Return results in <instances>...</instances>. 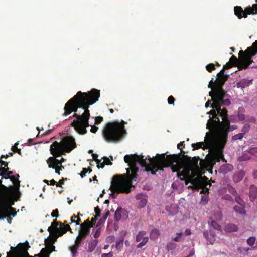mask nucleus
Returning a JSON list of instances; mask_svg holds the SVG:
<instances>
[{"mask_svg":"<svg viewBox=\"0 0 257 257\" xmlns=\"http://www.w3.org/2000/svg\"><path fill=\"white\" fill-rule=\"evenodd\" d=\"M233 166L231 164H224L222 165L219 169V172L223 174H226L233 170Z\"/></svg>","mask_w":257,"mask_h":257,"instance_id":"obj_16","label":"nucleus"},{"mask_svg":"<svg viewBox=\"0 0 257 257\" xmlns=\"http://www.w3.org/2000/svg\"><path fill=\"white\" fill-rule=\"evenodd\" d=\"M244 135L242 133L237 134L232 137V140L233 141H236L237 140H241Z\"/></svg>","mask_w":257,"mask_h":257,"instance_id":"obj_39","label":"nucleus"},{"mask_svg":"<svg viewBox=\"0 0 257 257\" xmlns=\"http://www.w3.org/2000/svg\"><path fill=\"white\" fill-rule=\"evenodd\" d=\"M178 245L176 243L170 242L167 243L166 245V249L168 251L173 252L177 247Z\"/></svg>","mask_w":257,"mask_h":257,"instance_id":"obj_29","label":"nucleus"},{"mask_svg":"<svg viewBox=\"0 0 257 257\" xmlns=\"http://www.w3.org/2000/svg\"><path fill=\"white\" fill-rule=\"evenodd\" d=\"M47 163L48 164L49 168H52L55 169L58 167V166H57L55 162H53L52 160L49 161V158L47 160Z\"/></svg>","mask_w":257,"mask_h":257,"instance_id":"obj_42","label":"nucleus"},{"mask_svg":"<svg viewBox=\"0 0 257 257\" xmlns=\"http://www.w3.org/2000/svg\"><path fill=\"white\" fill-rule=\"evenodd\" d=\"M14 176H15L16 180H17V182L16 184V191L18 192L19 191V188L20 187V181L19 180L20 176L18 174H16V175H14Z\"/></svg>","mask_w":257,"mask_h":257,"instance_id":"obj_45","label":"nucleus"},{"mask_svg":"<svg viewBox=\"0 0 257 257\" xmlns=\"http://www.w3.org/2000/svg\"><path fill=\"white\" fill-rule=\"evenodd\" d=\"M112 123H116L118 124L119 127L121 129V133L122 134H123L124 136L126 134V130L125 129L124 124H126V122L124 121L123 120H121L120 122H119L118 121L112 122Z\"/></svg>","mask_w":257,"mask_h":257,"instance_id":"obj_31","label":"nucleus"},{"mask_svg":"<svg viewBox=\"0 0 257 257\" xmlns=\"http://www.w3.org/2000/svg\"><path fill=\"white\" fill-rule=\"evenodd\" d=\"M235 200L239 205L245 204L243 200L239 196H236Z\"/></svg>","mask_w":257,"mask_h":257,"instance_id":"obj_54","label":"nucleus"},{"mask_svg":"<svg viewBox=\"0 0 257 257\" xmlns=\"http://www.w3.org/2000/svg\"><path fill=\"white\" fill-rule=\"evenodd\" d=\"M58 224L57 220H54L51 225L47 229L50 235L44 240L45 248L48 249V252H50V254L55 251V247L53 244L57 241V238L65 234L68 230L66 228H61L58 230L57 228Z\"/></svg>","mask_w":257,"mask_h":257,"instance_id":"obj_8","label":"nucleus"},{"mask_svg":"<svg viewBox=\"0 0 257 257\" xmlns=\"http://www.w3.org/2000/svg\"><path fill=\"white\" fill-rule=\"evenodd\" d=\"M178 154L166 155L165 154H157L155 158L149 156V164H148L146 159L143 155H138L136 154L126 155L124 157V161L128 163L130 167L126 169V173L115 176L113 178L109 189L111 191L110 195L112 198H116L119 193L128 194L131 192V188L134 187L132 182L137 177L139 168L137 164L139 163L140 165L145 167L147 172H151L152 175H155L156 172L162 170L164 167L171 166L173 172H178L183 167V158L186 161L190 157L185 155V152L182 149Z\"/></svg>","mask_w":257,"mask_h":257,"instance_id":"obj_1","label":"nucleus"},{"mask_svg":"<svg viewBox=\"0 0 257 257\" xmlns=\"http://www.w3.org/2000/svg\"><path fill=\"white\" fill-rule=\"evenodd\" d=\"M0 209L2 211L1 213L2 218H5L10 216L14 217L17 214L16 209L12 206H7L6 202H0Z\"/></svg>","mask_w":257,"mask_h":257,"instance_id":"obj_13","label":"nucleus"},{"mask_svg":"<svg viewBox=\"0 0 257 257\" xmlns=\"http://www.w3.org/2000/svg\"><path fill=\"white\" fill-rule=\"evenodd\" d=\"M81 225L85 226H88L90 228L92 227V225H91L90 221H89V218L86 219L83 223H81Z\"/></svg>","mask_w":257,"mask_h":257,"instance_id":"obj_56","label":"nucleus"},{"mask_svg":"<svg viewBox=\"0 0 257 257\" xmlns=\"http://www.w3.org/2000/svg\"><path fill=\"white\" fill-rule=\"evenodd\" d=\"M147 203V200L146 199H142L139 202L138 207L142 208L144 207Z\"/></svg>","mask_w":257,"mask_h":257,"instance_id":"obj_49","label":"nucleus"},{"mask_svg":"<svg viewBox=\"0 0 257 257\" xmlns=\"http://www.w3.org/2000/svg\"><path fill=\"white\" fill-rule=\"evenodd\" d=\"M192 185V186H189L194 190H199L201 189L200 193L206 194L209 193V188L211 186L209 183L208 178L205 176L199 177L196 178H190L189 181Z\"/></svg>","mask_w":257,"mask_h":257,"instance_id":"obj_11","label":"nucleus"},{"mask_svg":"<svg viewBox=\"0 0 257 257\" xmlns=\"http://www.w3.org/2000/svg\"><path fill=\"white\" fill-rule=\"evenodd\" d=\"M175 100V99L174 98V97L173 96L171 95L168 98V103L170 105H174Z\"/></svg>","mask_w":257,"mask_h":257,"instance_id":"obj_59","label":"nucleus"},{"mask_svg":"<svg viewBox=\"0 0 257 257\" xmlns=\"http://www.w3.org/2000/svg\"><path fill=\"white\" fill-rule=\"evenodd\" d=\"M234 210L236 213L240 214H245V204L238 205L234 206Z\"/></svg>","mask_w":257,"mask_h":257,"instance_id":"obj_23","label":"nucleus"},{"mask_svg":"<svg viewBox=\"0 0 257 257\" xmlns=\"http://www.w3.org/2000/svg\"><path fill=\"white\" fill-rule=\"evenodd\" d=\"M48 249L46 248H42L41 249V257H49L50 252H48Z\"/></svg>","mask_w":257,"mask_h":257,"instance_id":"obj_46","label":"nucleus"},{"mask_svg":"<svg viewBox=\"0 0 257 257\" xmlns=\"http://www.w3.org/2000/svg\"><path fill=\"white\" fill-rule=\"evenodd\" d=\"M206 69L209 72H212L215 69V65L213 63H210L206 66Z\"/></svg>","mask_w":257,"mask_h":257,"instance_id":"obj_41","label":"nucleus"},{"mask_svg":"<svg viewBox=\"0 0 257 257\" xmlns=\"http://www.w3.org/2000/svg\"><path fill=\"white\" fill-rule=\"evenodd\" d=\"M80 247L74 244L69 247L72 255L74 257L77 254V251Z\"/></svg>","mask_w":257,"mask_h":257,"instance_id":"obj_34","label":"nucleus"},{"mask_svg":"<svg viewBox=\"0 0 257 257\" xmlns=\"http://www.w3.org/2000/svg\"><path fill=\"white\" fill-rule=\"evenodd\" d=\"M4 178L5 179H10L11 181L14 183V186H11L10 187L11 189H13V188L15 189V190L16 191V184L17 182V180H16V178H15V176H4Z\"/></svg>","mask_w":257,"mask_h":257,"instance_id":"obj_35","label":"nucleus"},{"mask_svg":"<svg viewBox=\"0 0 257 257\" xmlns=\"http://www.w3.org/2000/svg\"><path fill=\"white\" fill-rule=\"evenodd\" d=\"M8 170H9V167H3L2 166L0 167V175L2 176V178H4V175L6 174V172L8 171Z\"/></svg>","mask_w":257,"mask_h":257,"instance_id":"obj_43","label":"nucleus"},{"mask_svg":"<svg viewBox=\"0 0 257 257\" xmlns=\"http://www.w3.org/2000/svg\"><path fill=\"white\" fill-rule=\"evenodd\" d=\"M121 129L116 123L109 122L103 127L102 134L104 140L107 143H116L124 137Z\"/></svg>","mask_w":257,"mask_h":257,"instance_id":"obj_9","label":"nucleus"},{"mask_svg":"<svg viewBox=\"0 0 257 257\" xmlns=\"http://www.w3.org/2000/svg\"><path fill=\"white\" fill-rule=\"evenodd\" d=\"M113 255V252H110L108 253H103L101 255V257H112Z\"/></svg>","mask_w":257,"mask_h":257,"instance_id":"obj_64","label":"nucleus"},{"mask_svg":"<svg viewBox=\"0 0 257 257\" xmlns=\"http://www.w3.org/2000/svg\"><path fill=\"white\" fill-rule=\"evenodd\" d=\"M255 241V238L254 237H250L247 240V244L250 246L254 245Z\"/></svg>","mask_w":257,"mask_h":257,"instance_id":"obj_47","label":"nucleus"},{"mask_svg":"<svg viewBox=\"0 0 257 257\" xmlns=\"http://www.w3.org/2000/svg\"><path fill=\"white\" fill-rule=\"evenodd\" d=\"M249 197L250 201L253 202L257 197V187L253 184L249 188Z\"/></svg>","mask_w":257,"mask_h":257,"instance_id":"obj_15","label":"nucleus"},{"mask_svg":"<svg viewBox=\"0 0 257 257\" xmlns=\"http://www.w3.org/2000/svg\"><path fill=\"white\" fill-rule=\"evenodd\" d=\"M226 92L222 91L220 93H214L210 96L212 98V101L214 102V104L212 105V108H216L218 110V113L219 114L222 119L223 120V124L226 126H229L230 121L228 118L227 110L226 108L221 109L222 106H229L231 101L229 99H224Z\"/></svg>","mask_w":257,"mask_h":257,"instance_id":"obj_6","label":"nucleus"},{"mask_svg":"<svg viewBox=\"0 0 257 257\" xmlns=\"http://www.w3.org/2000/svg\"><path fill=\"white\" fill-rule=\"evenodd\" d=\"M160 235V232L158 229L156 228L153 229L150 234V239L152 240H155L159 237Z\"/></svg>","mask_w":257,"mask_h":257,"instance_id":"obj_28","label":"nucleus"},{"mask_svg":"<svg viewBox=\"0 0 257 257\" xmlns=\"http://www.w3.org/2000/svg\"><path fill=\"white\" fill-rule=\"evenodd\" d=\"M182 232L177 233V236L173 238V240L176 242L181 241V236L182 235Z\"/></svg>","mask_w":257,"mask_h":257,"instance_id":"obj_55","label":"nucleus"},{"mask_svg":"<svg viewBox=\"0 0 257 257\" xmlns=\"http://www.w3.org/2000/svg\"><path fill=\"white\" fill-rule=\"evenodd\" d=\"M55 156H53V157H49V161L52 160L53 162H55L57 166H60L59 165L61 166L62 165V161L60 160L57 159Z\"/></svg>","mask_w":257,"mask_h":257,"instance_id":"obj_44","label":"nucleus"},{"mask_svg":"<svg viewBox=\"0 0 257 257\" xmlns=\"http://www.w3.org/2000/svg\"><path fill=\"white\" fill-rule=\"evenodd\" d=\"M251 159L250 156H249L247 154H244L242 156H240L238 158V160L239 161H245L249 160Z\"/></svg>","mask_w":257,"mask_h":257,"instance_id":"obj_38","label":"nucleus"},{"mask_svg":"<svg viewBox=\"0 0 257 257\" xmlns=\"http://www.w3.org/2000/svg\"><path fill=\"white\" fill-rule=\"evenodd\" d=\"M94 210H95V213L96 214V215H95L96 218H98V217H100L101 210L99 208V207L97 206L96 207H95L94 209Z\"/></svg>","mask_w":257,"mask_h":257,"instance_id":"obj_51","label":"nucleus"},{"mask_svg":"<svg viewBox=\"0 0 257 257\" xmlns=\"http://www.w3.org/2000/svg\"><path fill=\"white\" fill-rule=\"evenodd\" d=\"M247 151L249 154L255 155L257 154V147L250 148Z\"/></svg>","mask_w":257,"mask_h":257,"instance_id":"obj_48","label":"nucleus"},{"mask_svg":"<svg viewBox=\"0 0 257 257\" xmlns=\"http://www.w3.org/2000/svg\"><path fill=\"white\" fill-rule=\"evenodd\" d=\"M257 53V48L252 46L248 47L245 51L241 50L239 52V58L232 55L229 59V62L234 66H237L239 70L246 69L250 66L253 62L251 59L252 57Z\"/></svg>","mask_w":257,"mask_h":257,"instance_id":"obj_5","label":"nucleus"},{"mask_svg":"<svg viewBox=\"0 0 257 257\" xmlns=\"http://www.w3.org/2000/svg\"><path fill=\"white\" fill-rule=\"evenodd\" d=\"M217 78L215 80V86L214 87L213 91H211L209 93V96H211L214 93H220L222 91H224L223 89V86L226 81L229 78V75L225 76H217Z\"/></svg>","mask_w":257,"mask_h":257,"instance_id":"obj_12","label":"nucleus"},{"mask_svg":"<svg viewBox=\"0 0 257 257\" xmlns=\"http://www.w3.org/2000/svg\"><path fill=\"white\" fill-rule=\"evenodd\" d=\"M250 14H257V4H253L252 7L248 6L245 8L244 18H247L248 15Z\"/></svg>","mask_w":257,"mask_h":257,"instance_id":"obj_14","label":"nucleus"},{"mask_svg":"<svg viewBox=\"0 0 257 257\" xmlns=\"http://www.w3.org/2000/svg\"><path fill=\"white\" fill-rule=\"evenodd\" d=\"M19 144V142H16L12 147V150L13 152L17 153L19 155H21V149L18 148V145Z\"/></svg>","mask_w":257,"mask_h":257,"instance_id":"obj_37","label":"nucleus"},{"mask_svg":"<svg viewBox=\"0 0 257 257\" xmlns=\"http://www.w3.org/2000/svg\"><path fill=\"white\" fill-rule=\"evenodd\" d=\"M146 234L147 233L145 231H139L136 235V241L138 242H140Z\"/></svg>","mask_w":257,"mask_h":257,"instance_id":"obj_33","label":"nucleus"},{"mask_svg":"<svg viewBox=\"0 0 257 257\" xmlns=\"http://www.w3.org/2000/svg\"><path fill=\"white\" fill-rule=\"evenodd\" d=\"M109 215H110V212L109 211H107L105 213V215L102 217V218H101L100 219L99 221L102 222H104L106 220V219H107V218L109 216Z\"/></svg>","mask_w":257,"mask_h":257,"instance_id":"obj_58","label":"nucleus"},{"mask_svg":"<svg viewBox=\"0 0 257 257\" xmlns=\"http://www.w3.org/2000/svg\"><path fill=\"white\" fill-rule=\"evenodd\" d=\"M100 97V91L93 89L87 92L78 91L65 104L63 115L66 116L72 112H76L78 108H82L84 110L81 115L74 113L73 117L76 120H73L71 125L76 131L80 135H85L87 131L86 128L89 127V119L90 116L88 108L98 100Z\"/></svg>","mask_w":257,"mask_h":257,"instance_id":"obj_2","label":"nucleus"},{"mask_svg":"<svg viewBox=\"0 0 257 257\" xmlns=\"http://www.w3.org/2000/svg\"><path fill=\"white\" fill-rule=\"evenodd\" d=\"M208 114L212 115V117L210 118L208 120L206 124V127L209 130H214L217 127H219V135L220 139H222L224 143L227 142L228 133L230 131V124L229 126H226L224 124H223V120L222 121H220V119L218 117L219 114L218 113V110L216 108H213L208 113Z\"/></svg>","mask_w":257,"mask_h":257,"instance_id":"obj_7","label":"nucleus"},{"mask_svg":"<svg viewBox=\"0 0 257 257\" xmlns=\"http://www.w3.org/2000/svg\"><path fill=\"white\" fill-rule=\"evenodd\" d=\"M51 216L52 217H58L59 216L58 209L54 210L51 213Z\"/></svg>","mask_w":257,"mask_h":257,"instance_id":"obj_57","label":"nucleus"},{"mask_svg":"<svg viewBox=\"0 0 257 257\" xmlns=\"http://www.w3.org/2000/svg\"><path fill=\"white\" fill-rule=\"evenodd\" d=\"M58 224L57 226V228L58 230L61 229V228H66L68 229L67 231H70L71 233H72L71 228L70 227V225L67 224V221H64V223H61L60 221H57Z\"/></svg>","mask_w":257,"mask_h":257,"instance_id":"obj_25","label":"nucleus"},{"mask_svg":"<svg viewBox=\"0 0 257 257\" xmlns=\"http://www.w3.org/2000/svg\"><path fill=\"white\" fill-rule=\"evenodd\" d=\"M124 238L121 237L118 240H116L115 243V247L118 250H120L123 246Z\"/></svg>","mask_w":257,"mask_h":257,"instance_id":"obj_32","label":"nucleus"},{"mask_svg":"<svg viewBox=\"0 0 257 257\" xmlns=\"http://www.w3.org/2000/svg\"><path fill=\"white\" fill-rule=\"evenodd\" d=\"M252 79H243L237 83V87L242 89L249 86L252 82Z\"/></svg>","mask_w":257,"mask_h":257,"instance_id":"obj_19","label":"nucleus"},{"mask_svg":"<svg viewBox=\"0 0 257 257\" xmlns=\"http://www.w3.org/2000/svg\"><path fill=\"white\" fill-rule=\"evenodd\" d=\"M245 175V171L243 170H239L233 175V180L235 183H238L243 179Z\"/></svg>","mask_w":257,"mask_h":257,"instance_id":"obj_17","label":"nucleus"},{"mask_svg":"<svg viewBox=\"0 0 257 257\" xmlns=\"http://www.w3.org/2000/svg\"><path fill=\"white\" fill-rule=\"evenodd\" d=\"M200 160L199 157H194L188 159L185 164H183V167L182 168V171H180L177 173V177L181 180L185 179L190 180L192 174L197 173L199 171V166L198 161Z\"/></svg>","mask_w":257,"mask_h":257,"instance_id":"obj_10","label":"nucleus"},{"mask_svg":"<svg viewBox=\"0 0 257 257\" xmlns=\"http://www.w3.org/2000/svg\"><path fill=\"white\" fill-rule=\"evenodd\" d=\"M85 238V237L78 234V235L76 238L75 244L77 245V246L80 247L82 245V244L83 243L84 240Z\"/></svg>","mask_w":257,"mask_h":257,"instance_id":"obj_30","label":"nucleus"},{"mask_svg":"<svg viewBox=\"0 0 257 257\" xmlns=\"http://www.w3.org/2000/svg\"><path fill=\"white\" fill-rule=\"evenodd\" d=\"M250 128L251 126L249 124L245 123L241 129V132L243 135H245L249 132Z\"/></svg>","mask_w":257,"mask_h":257,"instance_id":"obj_36","label":"nucleus"},{"mask_svg":"<svg viewBox=\"0 0 257 257\" xmlns=\"http://www.w3.org/2000/svg\"><path fill=\"white\" fill-rule=\"evenodd\" d=\"M238 229L237 226L232 223L227 224L224 227L225 231L229 233L236 232Z\"/></svg>","mask_w":257,"mask_h":257,"instance_id":"obj_22","label":"nucleus"},{"mask_svg":"<svg viewBox=\"0 0 257 257\" xmlns=\"http://www.w3.org/2000/svg\"><path fill=\"white\" fill-rule=\"evenodd\" d=\"M0 202L1 203V202H6L7 206H11L12 205L14 204V201L11 200V199H10L9 200H3V201H1L0 200Z\"/></svg>","mask_w":257,"mask_h":257,"instance_id":"obj_50","label":"nucleus"},{"mask_svg":"<svg viewBox=\"0 0 257 257\" xmlns=\"http://www.w3.org/2000/svg\"><path fill=\"white\" fill-rule=\"evenodd\" d=\"M203 235L210 244H213L214 243L215 240V236L211 230H209V232L204 231L203 232Z\"/></svg>","mask_w":257,"mask_h":257,"instance_id":"obj_18","label":"nucleus"},{"mask_svg":"<svg viewBox=\"0 0 257 257\" xmlns=\"http://www.w3.org/2000/svg\"><path fill=\"white\" fill-rule=\"evenodd\" d=\"M234 14L239 19L242 18H244V10H243L241 6H235L234 8Z\"/></svg>","mask_w":257,"mask_h":257,"instance_id":"obj_20","label":"nucleus"},{"mask_svg":"<svg viewBox=\"0 0 257 257\" xmlns=\"http://www.w3.org/2000/svg\"><path fill=\"white\" fill-rule=\"evenodd\" d=\"M76 147L75 139L72 136H66L58 142H54L50 146V153L55 157H58L66 153H70Z\"/></svg>","mask_w":257,"mask_h":257,"instance_id":"obj_4","label":"nucleus"},{"mask_svg":"<svg viewBox=\"0 0 257 257\" xmlns=\"http://www.w3.org/2000/svg\"><path fill=\"white\" fill-rule=\"evenodd\" d=\"M89 227L83 226L80 224V228L79 230V234L86 237L89 234L90 231Z\"/></svg>","mask_w":257,"mask_h":257,"instance_id":"obj_21","label":"nucleus"},{"mask_svg":"<svg viewBox=\"0 0 257 257\" xmlns=\"http://www.w3.org/2000/svg\"><path fill=\"white\" fill-rule=\"evenodd\" d=\"M124 212L125 210H123L121 207H118L114 214V220L115 221H119L121 218V213Z\"/></svg>","mask_w":257,"mask_h":257,"instance_id":"obj_24","label":"nucleus"},{"mask_svg":"<svg viewBox=\"0 0 257 257\" xmlns=\"http://www.w3.org/2000/svg\"><path fill=\"white\" fill-rule=\"evenodd\" d=\"M98 240L97 239H94L91 240L88 244V248L87 249V251L89 252H92L95 248Z\"/></svg>","mask_w":257,"mask_h":257,"instance_id":"obj_26","label":"nucleus"},{"mask_svg":"<svg viewBox=\"0 0 257 257\" xmlns=\"http://www.w3.org/2000/svg\"><path fill=\"white\" fill-rule=\"evenodd\" d=\"M215 86V81H214V79L212 78L211 80L209 83L208 87V88H210L212 89L211 91H213Z\"/></svg>","mask_w":257,"mask_h":257,"instance_id":"obj_53","label":"nucleus"},{"mask_svg":"<svg viewBox=\"0 0 257 257\" xmlns=\"http://www.w3.org/2000/svg\"><path fill=\"white\" fill-rule=\"evenodd\" d=\"M103 120V118L102 116H97L95 119V124L98 125L101 123Z\"/></svg>","mask_w":257,"mask_h":257,"instance_id":"obj_52","label":"nucleus"},{"mask_svg":"<svg viewBox=\"0 0 257 257\" xmlns=\"http://www.w3.org/2000/svg\"><path fill=\"white\" fill-rule=\"evenodd\" d=\"M88 172V169L86 168H83L82 171L80 173V175L82 178H83L85 176L86 174Z\"/></svg>","mask_w":257,"mask_h":257,"instance_id":"obj_61","label":"nucleus"},{"mask_svg":"<svg viewBox=\"0 0 257 257\" xmlns=\"http://www.w3.org/2000/svg\"><path fill=\"white\" fill-rule=\"evenodd\" d=\"M210 226L215 230H220V226L215 221H212L210 223Z\"/></svg>","mask_w":257,"mask_h":257,"instance_id":"obj_40","label":"nucleus"},{"mask_svg":"<svg viewBox=\"0 0 257 257\" xmlns=\"http://www.w3.org/2000/svg\"><path fill=\"white\" fill-rule=\"evenodd\" d=\"M228 191L233 195L236 196L237 195V192H236V190L233 187L230 188L228 189Z\"/></svg>","mask_w":257,"mask_h":257,"instance_id":"obj_63","label":"nucleus"},{"mask_svg":"<svg viewBox=\"0 0 257 257\" xmlns=\"http://www.w3.org/2000/svg\"><path fill=\"white\" fill-rule=\"evenodd\" d=\"M221 140L222 143L220 145L213 146L212 139L205 140L204 142H200L192 144L193 150L200 148L203 150L209 149L207 159L205 160L200 161V165L202 168L210 171L212 170L213 166L216 162H219L220 160L226 162L223 155V149L226 143H224L222 139Z\"/></svg>","mask_w":257,"mask_h":257,"instance_id":"obj_3","label":"nucleus"},{"mask_svg":"<svg viewBox=\"0 0 257 257\" xmlns=\"http://www.w3.org/2000/svg\"><path fill=\"white\" fill-rule=\"evenodd\" d=\"M245 109L242 107H240L238 109V114L237 117L238 120L240 121H243L245 118V116L244 114Z\"/></svg>","mask_w":257,"mask_h":257,"instance_id":"obj_27","label":"nucleus"},{"mask_svg":"<svg viewBox=\"0 0 257 257\" xmlns=\"http://www.w3.org/2000/svg\"><path fill=\"white\" fill-rule=\"evenodd\" d=\"M103 159L104 160V163H105V165H111L112 164V163L110 161L109 159L107 158V157H103Z\"/></svg>","mask_w":257,"mask_h":257,"instance_id":"obj_60","label":"nucleus"},{"mask_svg":"<svg viewBox=\"0 0 257 257\" xmlns=\"http://www.w3.org/2000/svg\"><path fill=\"white\" fill-rule=\"evenodd\" d=\"M233 65H232L229 62H228L225 65L223 66L224 69H228L233 67Z\"/></svg>","mask_w":257,"mask_h":257,"instance_id":"obj_62","label":"nucleus"}]
</instances>
